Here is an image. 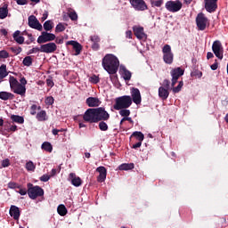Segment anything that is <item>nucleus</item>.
<instances>
[{
	"label": "nucleus",
	"mask_w": 228,
	"mask_h": 228,
	"mask_svg": "<svg viewBox=\"0 0 228 228\" xmlns=\"http://www.w3.org/2000/svg\"><path fill=\"white\" fill-rule=\"evenodd\" d=\"M120 62L117 56L107 53L102 61V66L110 75H114L118 71Z\"/></svg>",
	"instance_id": "f257e3e1"
},
{
	"label": "nucleus",
	"mask_w": 228,
	"mask_h": 228,
	"mask_svg": "<svg viewBox=\"0 0 228 228\" xmlns=\"http://www.w3.org/2000/svg\"><path fill=\"white\" fill-rule=\"evenodd\" d=\"M28 84V81L25 77H21L20 79V83L14 77H9V85L11 91L16 94L20 95L21 97L26 96L27 88L26 86Z\"/></svg>",
	"instance_id": "f03ea898"
},
{
	"label": "nucleus",
	"mask_w": 228,
	"mask_h": 228,
	"mask_svg": "<svg viewBox=\"0 0 228 228\" xmlns=\"http://www.w3.org/2000/svg\"><path fill=\"white\" fill-rule=\"evenodd\" d=\"M133 104V100L130 95H123L115 99V104L113 109L115 110H120L123 109H128Z\"/></svg>",
	"instance_id": "7ed1b4c3"
},
{
	"label": "nucleus",
	"mask_w": 228,
	"mask_h": 228,
	"mask_svg": "<svg viewBox=\"0 0 228 228\" xmlns=\"http://www.w3.org/2000/svg\"><path fill=\"white\" fill-rule=\"evenodd\" d=\"M27 188H28V197L32 200H35L39 197H43L45 194V191L40 186L38 185L34 186L33 183H27Z\"/></svg>",
	"instance_id": "20e7f679"
},
{
	"label": "nucleus",
	"mask_w": 228,
	"mask_h": 228,
	"mask_svg": "<svg viewBox=\"0 0 228 228\" xmlns=\"http://www.w3.org/2000/svg\"><path fill=\"white\" fill-rule=\"evenodd\" d=\"M83 119L85 122L90 123V124L99 123L96 109L95 108L87 109L83 115Z\"/></svg>",
	"instance_id": "39448f33"
},
{
	"label": "nucleus",
	"mask_w": 228,
	"mask_h": 228,
	"mask_svg": "<svg viewBox=\"0 0 228 228\" xmlns=\"http://www.w3.org/2000/svg\"><path fill=\"white\" fill-rule=\"evenodd\" d=\"M162 53L164 54V61L170 65L174 62V53H172V47L169 45H166L162 48Z\"/></svg>",
	"instance_id": "423d86ee"
},
{
	"label": "nucleus",
	"mask_w": 228,
	"mask_h": 228,
	"mask_svg": "<svg viewBox=\"0 0 228 228\" xmlns=\"http://www.w3.org/2000/svg\"><path fill=\"white\" fill-rule=\"evenodd\" d=\"M183 7V4L180 0L167 1L166 4V8L169 12H178Z\"/></svg>",
	"instance_id": "0eeeda50"
},
{
	"label": "nucleus",
	"mask_w": 228,
	"mask_h": 228,
	"mask_svg": "<svg viewBox=\"0 0 228 228\" xmlns=\"http://www.w3.org/2000/svg\"><path fill=\"white\" fill-rule=\"evenodd\" d=\"M212 50L216 58L223 60L224 58V48L221 41L216 40L213 43Z\"/></svg>",
	"instance_id": "6e6552de"
},
{
	"label": "nucleus",
	"mask_w": 228,
	"mask_h": 228,
	"mask_svg": "<svg viewBox=\"0 0 228 228\" xmlns=\"http://www.w3.org/2000/svg\"><path fill=\"white\" fill-rule=\"evenodd\" d=\"M56 39L54 34L48 33L47 31L41 32V36L37 37V44H46L53 42Z\"/></svg>",
	"instance_id": "1a4fd4ad"
},
{
	"label": "nucleus",
	"mask_w": 228,
	"mask_h": 228,
	"mask_svg": "<svg viewBox=\"0 0 228 228\" xmlns=\"http://www.w3.org/2000/svg\"><path fill=\"white\" fill-rule=\"evenodd\" d=\"M129 3L137 12H144L148 10V5L144 0H129Z\"/></svg>",
	"instance_id": "9d476101"
},
{
	"label": "nucleus",
	"mask_w": 228,
	"mask_h": 228,
	"mask_svg": "<svg viewBox=\"0 0 228 228\" xmlns=\"http://www.w3.org/2000/svg\"><path fill=\"white\" fill-rule=\"evenodd\" d=\"M57 51V45L53 42H49L40 45V53H54Z\"/></svg>",
	"instance_id": "9b49d317"
},
{
	"label": "nucleus",
	"mask_w": 228,
	"mask_h": 228,
	"mask_svg": "<svg viewBox=\"0 0 228 228\" xmlns=\"http://www.w3.org/2000/svg\"><path fill=\"white\" fill-rule=\"evenodd\" d=\"M208 19L205 16L203 12H200L196 18L197 27L200 30H205L207 28V24Z\"/></svg>",
	"instance_id": "f8f14e48"
},
{
	"label": "nucleus",
	"mask_w": 228,
	"mask_h": 228,
	"mask_svg": "<svg viewBox=\"0 0 228 228\" xmlns=\"http://www.w3.org/2000/svg\"><path fill=\"white\" fill-rule=\"evenodd\" d=\"M98 122L108 121L110 118V114L105 110L104 107L95 108Z\"/></svg>",
	"instance_id": "ddd939ff"
},
{
	"label": "nucleus",
	"mask_w": 228,
	"mask_h": 228,
	"mask_svg": "<svg viewBox=\"0 0 228 228\" xmlns=\"http://www.w3.org/2000/svg\"><path fill=\"white\" fill-rule=\"evenodd\" d=\"M130 94L132 102H134L136 105L142 103V94L140 93L139 89L132 87L130 89Z\"/></svg>",
	"instance_id": "4468645a"
},
{
	"label": "nucleus",
	"mask_w": 228,
	"mask_h": 228,
	"mask_svg": "<svg viewBox=\"0 0 228 228\" xmlns=\"http://www.w3.org/2000/svg\"><path fill=\"white\" fill-rule=\"evenodd\" d=\"M28 26L32 29H37L38 31L43 30L42 24L40 23V21L38 20H37V17L34 15H31L28 17Z\"/></svg>",
	"instance_id": "2eb2a0df"
},
{
	"label": "nucleus",
	"mask_w": 228,
	"mask_h": 228,
	"mask_svg": "<svg viewBox=\"0 0 228 228\" xmlns=\"http://www.w3.org/2000/svg\"><path fill=\"white\" fill-rule=\"evenodd\" d=\"M135 37L139 40L147 39V35L144 33V28L141 26H134L133 28Z\"/></svg>",
	"instance_id": "dca6fc26"
},
{
	"label": "nucleus",
	"mask_w": 228,
	"mask_h": 228,
	"mask_svg": "<svg viewBox=\"0 0 228 228\" xmlns=\"http://www.w3.org/2000/svg\"><path fill=\"white\" fill-rule=\"evenodd\" d=\"M96 172L99 173V175L97 176V182L98 183H104L106 176H107V169L103 166H100L96 168Z\"/></svg>",
	"instance_id": "f3484780"
},
{
	"label": "nucleus",
	"mask_w": 228,
	"mask_h": 228,
	"mask_svg": "<svg viewBox=\"0 0 228 228\" xmlns=\"http://www.w3.org/2000/svg\"><path fill=\"white\" fill-rule=\"evenodd\" d=\"M69 181L73 186L79 187L83 184V180L77 176L75 173H70L69 175Z\"/></svg>",
	"instance_id": "a211bd4d"
},
{
	"label": "nucleus",
	"mask_w": 228,
	"mask_h": 228,
	"mask_svg": "<svg viewBox=\"0 0 228 228\" xmlns=\"http://www.w3.org/2000/svg\"><path fill=\"white\" fill-rule=\"evenodd\" d=\"M86 104L90 108H97L102 104V102L97 97H88L86 100Z\"/></svg>",
	"instance_id": "6ab92c4d"
},
{
	"label": "nucleus",
	"mask_w": 228,
	"mask_h": 228,
	"mask_svg": "<svg viewBox=\"0 0 228 228\" xmlns=\"http://www.w3.org/2000/svg\"><path fill=\"white\" fill-rule=\"evenodd\" d=\"M217 8L218 5L216 4V2L205 0V10L208 12V13L215 12Z\"/></svg>",
	"instance_id": "aec40b11"
},
{
	"label": "nucleus",
	"mask_w": 228,
	"mask_h": 228,
	"mask_svg": "<svg viewBox=\"0 0 228 228\" xmlns=\"http://www.w3.org/2000/svg\"><path fill=\"white\" fill-rule=\"evenodd\" d=\"M9 215L14 218V220H18L20 216V208L16 207V205H11L9 209Z\"/></svg>",
	"instance_id": "412c9836"
},
{
	"label": "nucleus",
	"mask_w": 228,
	"mask_h": 228,
	"mask_svg": "<svg viewBox=\"0 0 228 228\" xmlns=\"http://www.w3.org/2000/svg\"><path fill=\"white\" fill-rule=\"evenodd\" d=\"M67 45H73V50L76 52V55H79L81 51L83 50V46L77 41L70 40L68 41Z\"/></svg>",
	"instance_id": "4be33fe9"
},
{
	"label": "nucleus",
	"mask_w": 228,
	"mask_h": 228,
	"mask_svg": "<svg viewBox=\"0 0 228 228\" xmlns=\"http://www.w3.org/2000/svg\"><path fill=\"white\" fill-rule=\"evenodd\" d=\"M169 96V92L167 88H165L164 86H159V97L162 101H167V99Z\"/></svg>",
	"instance_id": "5701e85b"
},
{
	"label": "nucleus",
	"mask_w": 228,
	"mask_h": 228,
	"mask_svg": "<svg viewBox=\"0 0 228 228\" xmlns=\"http://www.w3.org/2000/svg\"><path fill=\"white\" fill-rule=\"evenodd\" d=\"M184 71L183 69H181L180 67L174 69L171 71V76L173 78L175 79H179L180 77H182L183 75Z\"/></svg>",
	"instance_id": "b1692460"
},
{
	"label": "nucleus",
	"mask_w": 228,
	"mask_h": 228,
	"mask_svg": "<svg viewBox=\"0 0 228 228\" xmlns=\"http://www.w3.org/2000/svg\"><path fill=\"white\" fill-rule=\"evenodd\" d=\"M36 118L37 119L38 122H45L48 119L46 111L42 110L39 112H37Z\"/></svg>",
	"instance_id": "393cba45"
},
{
	"label": "nucleus",
	"mask_w": 228,
	"mask_h": 228,
	"mask_svg": "<svg viewBox=\"0 0 228 228\" xmlns=\"http://www.w3.org/2000/svg\"><path fill=\"white\" fill-rule=\"evenodd\" d=\"M20 31L17 30L14 34H12V38L16 41L17 44L22 45L25 42V37L23 36H20Z\"/></svg>",
	"instance_id": "a878e982"
},
{
	"label": "nucleus",
	"mask_w": 228,
	"mask_h": 228,
	"mask_svg": "<svg viewBox=\"0 0 228 228\" xmlns=\"http://www.w3.org/2000/svg\"><path fill=\"white\" fill-rule=\"evenodd\" d=\"M15 95L12 93H7V92H1L0 93V99L2 101H10L13 100Z\"/></svg>",
	"instance_id": "bb28decb"
},
{
	"label": "nucleus",
	"mask_w": 228,
	"mask_h": 228,
	"mask_svg": "<svg viewBox=\"0 0 228 228\" xmlns=\"http://www.w3.org/2000/svg\"><path fill=\"white\" fill-rule=\"evenodd\" d=\"M122 77L125 81H130L132 78V73L126 68H122Z\"/></svg>",
	"instance_id": "cd10ccee"
},
{
	"label": "nucleus",
	"mask_w": 228,
	"mask_h": 228,
	"mask_svg": "<svg viewBox=\"0 0 228 228\" xmlns=\"http://www.w3.org/2000/svg\"><path fill=\"white\" fill-rule=\"evenodd\" d=\"M11 120L14 123L22 125L25 122V119L23 117L18 116V115H12L11 116Z\"/></svg>",
	"instance_id": "c85d7f7f"
},
{
	"label": "nucleus",
	"mask_w": 228,
	"mask_h": 228,
	"mask_svg": "<svg viewBox=\"0 0 228 228\" xmlns=\"http://www.w3.org/2000/svg\"><path fill=\"white\" fill-rule=\"evenodd\" d=\"M9 75V72L6 70V64H2L0 66V79H4Z\"/></svg>",
	"instance_id": "c756f323"
},
{
	"label": "nucleus",
	"mask_w": 228,
	"mask_h": 228,
	"mask_svg": "<svg viewBox=\"0 0 228 228\" xmlns=\"http://www.w3.org/2000/svg\"><path fill=\"white\" fill-rule=\"evenodd\" d=\"M41 149L45 150L47 152H53V145L48 142H43L41 145Z\"/></svg>",
	"instance_id": "7c9ffc66"
},
{
	"label": "nucleus",
	"mask_w": 228,
	"mask_h": 228,
	"mask_svg": "<svg viewBox=\"0 0 228 228\" xmlns=\"http://www.w3.org/2000/svg\"><path fill=\"white\" fill-rule=\"evenodd\" d=\"M132 137H135L137 139L138 142H143L144 141V134H142V132H134L130 135V138Z\"/></svg>",
	"instance_id": "2f4dec72"
},
{
	"label": "nucleus",
	"mask_w": 228,
	"mask_h": 228,
	"mask_svg": "<svg viewBox=\"0 0 228 228\" xmlns=\"http://www.w3.org/2000/svg\"><path fill=\"white\" fill-rule=\"evenodd\" d=\"M57 213H59V215H61V216L68 215L67 207H65L64 205H59V207H57Z\"/></svg>",
	"instance_id": "473e14b6"
},
{
	"label": "nucleus",
	"mask_w": 228,
	"mask_h": 228,
	"mask_svg": "<svg viewBox=\"0 0 228 228\" xmlns=\"http://www.w3.org/2000/svg\"><path fill=\"white\" fill-rule=\"evenodd\" d=\"M25 168L28 172H34L37 169V165L32 161H28L25 164Z\"/></svg>",
	"instance_id": "72a5a7b5"
},
{
	"label": "nucleus",
	"mask_w": 228,
	"mask_h": 228,
	"mask_svg": "<svg viewBox=\"0 0 228 228\" xmlns=\"http://www.w3.org/2000/svg\"><path fill=\"white\" fill-rule=\"evenodd\" d=\"M9 14L8 7H0V19H5Z\"/></svg>",
	"instance_id": "f704fd0d"
},
{
	"label": "nucleus",
	"mask_w": 228,
	"mask_h": 228,
	"mask_svg": "<svg viewBox=\"0 0 228 228\" xmlns=\"http://www.w3.org/2000/svg\"><path fill=\"white\" fill-rule=\"evenodd\" d=\"M33 63V59L31 56H26L23 61H22V64L26 67H30L32 66Z\"/></svg>",
	"instance_id": "c9c22d12"
},
{
	"label": "nucleus",
	"mask_w": 228,
	"mask_h": 228,
	"mask_svg": "<svg viewBox=\"0 0 228 228\" xmlns=\"http://www.w3.org/2000/svg\"><path fill=\"white\" fill-rule=\"evenodd\" d=\"M134 168V164H121L119 166V170H133Z\"/></svg>",
	"instance_id": "e433bc0d"
},
{
	"label": "nucleus",
	"mask_w": 228,
	"mask_h": 228,
	"mask_svg": "<svg viewBox=\"0 0 228 228\" xmlns=\"http://www.w3.org/2000/svg\"><path fill=\"white\" fill-rule=\"evenodd\" d=\"M43 28H45L46 31L53 29V22L52 20L45 21V23H43Z\"/></svg>",
	"instance_id": "4c0bfd02"
},
{
	"label": "nucleus",
	"mask_w": 228,
	"mask_h": 228,
	"mask_svg": "<svg viewBox=\"0 0 228 228\" xmlns=\"http://www.w3.org/2000/svg\"><path fill=\"white\" fill-rule=\"evenodd\" d=\"M119 115L124 118H128L131 115V111L127 109H120Z\"/></svg>",
	"instance_id": "58836bf2"
},
{
	"label": "nucleus",
	"mask_w": 228,
	"mask_h": 228,
	"mask_svg": "<svg viewBox=\"0 0 228 228\" xmlns=\"http://www.w3.org/2000/svg\"><path fill=\"white\" fill-rule=\"evenodd\" d=\"M10 51L15 55H19L20 53H22L23 49L22 47H20V46L18 47L14 46V47H11Z\"/></svg>",
	"instance_id": "ea45409f"
},
{
	"label": "nucleus",
	"mask_w": 228,
	"mask_h": 228,
	"mask_svg": "<svg viewBox=\"0 0 228 228\" xmlns=\"http://www.w3.org/2000/svg\"><path fill=\"white\" fill-rule=\"evenodd\" d=\"M183 86V81L178 82V86H175V87L173 86V89H172L173 93L174 94L180 93V91L182 90Z\"/></svg>",
	"instance_id": "a19ab883"
},
{
	"label": "nucleus",
	"mask_w": 228,
	"mask_h": 228,
	"mask_svg": "<svg viewBox=\"0 0 228 228\" xmlns=\"http://www.w3.org/2000/svg\"><path fill=\"white\" fill-rule=\"evenodd\" d=\"M98 126L101 131H107L109 129L105 121H100Z\"/></svg>",
	"instance_id": "79ce46f5"
},
{
	"label": "nucleus",
	"mask_w": 228,
	"mask_h": 228,
	"mask_svg": "<svg viewBox=\"0 0 228 228\" xmlns=\"http://www.w3.org/2000/svg\"><path fill=\"white\" fill-rule=\"evenodd\" d=\"M10 58V53L6 50H1L0 51V59H6Z\"/></svg>",
	"instance_id": "37998d69"
},
{
	"label": "nucleus",
	"mask_w": 228,
	"mask_h": 228,
	"mask_svg": "<svg viewBox=\"0 0 228 228\" xmlns=\"http://www.w3.org/2000/svg\"><path fill=\"white\" fill-rule=\"evenodd\" d=\"M89 80H90V82H91L92 84H94V85H97V84L100 83V78H99V77H97V76H95V75L92 76V77L89 78Z\"/></svg>",
	"instance_id": "c03bdc74"
},
{
	"label": "nucleus",
	"mask_w": 228,
	"mask_h": 228,
	"mask_svg": "<svg viewBox=\"0 0 228 228\" xmlns=\"http://www.w3.org/2000/svg\"><path fill=\"white\" fill-rule=\"evenodd\" d=\"M64 30H65V26L61 22L56 25L55 32H62Z\"/></svg>",
	"instance_id": "a18cd8bd"
},
{
	"label": "nucleus",
	"mask_w": 228,
	"mask_h": 228,
	"mask_svg": "<svg viewBox=\"0 0 228 228\" xmlns=\"http://www.w3.org/2000/svg\"><path fill=\"white\" fill-rule=\"evenodd\" d=\"M45 103H46V105H48V106L53 105V103H54V98H53V96H48V97H46V99H45Z\"/></svg>",
	"instance_id": "49530a36"
},
{
	"label": "nucleus",
	"mask_w": 228,
	"mask_h": 228,
	"mask_svg": "<svg viewBox=\"0 0 228 228\" xmlns=\"http://www.w3.org/2000/svg\"><path fill=\"white\" fill-rule=\"evenodd\" d=\"M69 17L71 20L75 21L77 20V14L75 11L69 12Z\"/></svg>",
	"instance_id": "de8ad7c7"
},
{
	"label": "nucleus",
	"mask_w": 228,
	"mask_h": 228,
	"mask_svg": "<svg viewBox=\"0 0 228 228\" xmlns=\"http://www.w3.org/2000/svg\"><path fill=\"white\" fill-rule=\"evenodd\" d=\"M50 178H51L50 175H43L42 176H40L39 180H40V182L47 183Z\"/></svg>",
	"instance_id": "09e8293b"
},
{
	"label": "nucleus",
	"mask_w": 228,
	"mask_h": 228,
	"mask_svg": "<svg viewBox=\"0 0 228 228\" xmlns=\"http://www.w3.org/2000/svg\"><path fill=\"white\" fill-rule=\"evenodd\" d=\"M8 188H10V189H16V188L20 189V185H18L17 183L9 182L8 183Z\"/></svg>",
	"instance_id": "8fccbe9b"
},
{
	"label": "nucleus",
	"mask_w": 228,
	"mask_h": 228,
	"mask_svg": "<svg viewBox=\"0 0 228 228\" xmlns=\"http://www.w3.org/2000/svg\"><path fill=\"white\" fill-rule=\"evenodd\" d=\"M91 41L93 42V44L100 43L101 38L99 36H91Z\"/></svg>",
	"instance_id": "3c124183"
},
{
	"label": "nucleus",
	"mask_w": 228,
	"mask_h": 228,
	"mask_svg": "<svg viewBox=\"0 0 228 228\" xmlns=\"http://www.w3.org/2000/svg\"><path fill=\"white\" fill-rule=\"evenodd\" d=\"M10 165H11L10 159H8L3 160V162H2V167H3L4 168L9 167Z\"/></svg>",
	"instance_id": "603ef678"
},
{
	"label": "nucleus",
	"mask_w": 228,
	"mask_h": 228,
	"mask_svg": "<svg viewBox=\"0 0 228 228\" xmlns=\"http://www.w3.org/2000/svg\"><path fill=\"white\" fill-rule=\"evenodd\" d=\"M41 52V47H35L28 51V55Z\"/></svg>",
	"instance_id": "864d4df0"
},
{
	"label": "nucleus",
	"mask_w": 228,
	"mask_h": 228,
	"mask_svg": "<svg viewBox=\"0 0 228 228\" xmlns=\"http://www.w3.org/2000/svg\"><path fill=\"white\" fill-rule=\"evenodd\" d=\"M30 114H31L32 116L37 115V104H33V105L30 107Z\"/></svg>",
	"instance_id": "5fc2aeb1"
},
{
	"label": "nucleus",
	"mask_w": 228,
	"mask_h": 228,
	"mask_svg": "<svg viewBox=\"0 0 228 228\" xmlns=\"http://www.w3.org/2000/svg\"><path fill=\"white\" fill-rule=\"evenodd\" d=\"M152 4L155 7H161V5L163 4V0H156V1L152 2Z\"/></svg>",
	"instance_id": "6e6d98bb"
},
{
	"label": "nucleus",
	"mask_w": 228,
	"mask_h": 228,
	"mask_svg": "<svg viewBox=\"0 0 228 228\" xmlns=\"http://www.w3.org/2000/svg\"><path fill=\"white\" fill-rule=\"evenodd\" d=\"M46 85L49 87H53L54 86V82L52 78H47L46 79Z\"/></svg>",
	"instance_id": "4d7b16f0"
},
{
	"label": "nucleus",
	"mask_w": 228,
	"mask_h": 228,
	"mask_svg": "<svg viewBox=\"0 0 228 228\" xmlns=\"http://www.w3.org/2000/svg\"><path fill=\"white\" fill-rule=\"evenodd\" d=\"M20 191H18L21 196H25L28 194V190L26 188L22 189V188H19Z\"/></svg>",
	"instance_id": "13d9d810"
},
{
	"label": "nucleus",
	"mask_w": 228,
	"mask_h": 228,
	"mask_svg": "<svg viewBox=\"0 0 228 228\" xmlns=\"http://www.w3.org/2000/svg\"><path fill=\"white\" fill-rule=\"evenodd\" d=\"M218 66H219V63H218V61H215V63L211 65V69L213 71L216 70L218 69Z\"/></svg>",
	"instance_id": "bf43d9fd"
},
{
	"label": "nucleus",
	"mask_w": 228,
	"mask_h": 228,
	"mask_svg": "<svg viewBox=\"0 0 228 228\" xmlns=\"http://www.w3.org/2000/svg\"><path fill=\"white\" fill-rule=\"evenodd\" d=\"M17 4L19 5H26L28 4V0H15Z\"/></svg>",
	"instance_id": "052dcab7"
},
{
	"label": "nucleus",
	"mask_w": 228,
	"mask_h": 228,
	"mask_svg": "<svg viewBox=\"0 0 228 228\" xmlns=\"http://www.w3.org/2000/svg\"><path fill=\"white\" fill-rule=\"evenodd\" d=\"M92 49L94 51H98L100 49V44L99 43H93Z\"/></svg>",
	"instance_id": "680f3d73"
},
{
	"label": "nucleus",
	"mask_w": 228,
	"mask_h": 228,
	"mask_svg": "<svg viewBox=\"0 0 228 228\" xmlns=\"http://www.w3.org/2000/svg\"><path fill=\"white\" fill-rule=\"evenodd\" d=\"M163 84H164V86H165L166 89H169L170 81H169L168 79L166 78V79L164 80Z\"/></svg>",
	"instance_id": "e2e57ef3"
},
{
	"label": "nucleus",
	"mask_w": 228,
	"mask_h": 228,
	"mask_svg": "<svg viewBox=\"0 0 228 228\" xmlns=\"http://www.w3.org/2000/svg\"><path fill=\"white\" fill-rule=\"evenodd\" d=\"M142 142L139 141L137 143H135V144H134V145L132 146V149L136 150L137 148L142 147Z\"/></svg>",
	"instance_id": "0e129e2a"
},
{
	"label": "nucleus",
	"mask_w": 228,
	"mask_h": 228,
	"mask_svg": "<svg viewBox=\"0 0 228 228\" xmlns=\"http://www.w3.org/2000/svg\"><path fill=\"white\" fill-rule=\"evenodd\" d=\"M125 121H128L130 124H134V121H133L132 118H129V117L123 118L122 122H125Z\"/></svg>",
	"instance_id": "69168bd1"
},
{
	"label": "nucleus",
	"mask_w": 228,
	"mask_h": 228,
	"mask_svg": "<svg viewBox=\"0 0 228 228\" xmlns=\"http://www.w3.org/2000/svg\"><path fill=\"white\" fill-rule=\"evenodd\" d=\"M63 42H64V38L63 37H61V38H59V37H56L55 38V44H63Z\"/></svg>",
	"instance_id": "338daca9"
},
{
	"label": "nucleus",
	"mask_w": 228,
	"mask_h": 228,
	"mask_svg": "<svg viewBox=\"0 0 228 228\" xmlns=\"http://www.w3.org/2000/svg\"><path fill=\"white\" fill-rule=\"evenodd\" d=\"M133 33L131 30L126 32V37L128 39H132Z\"/></svg>",
	"instance_id": "774afa93"
}]
</instances>
